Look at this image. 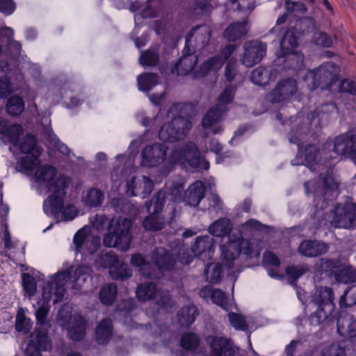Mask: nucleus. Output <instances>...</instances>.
<instances>
[{"instance_id":"obj_62","label":"nucleus","mask_w":356,"mask_h":356,"mask_svg":"<svg viewBox=\"0 0 356 356\" xmlns=\"http://www.w3.org/2000/svg\"><path fill=\"white\" fill-rule=\"evenodd\" d=\"M107 220L108 219L105 215L97 214L91 218L90 221L93 228L96 229L97 231H101L104 229Z\"/></svg>"},{"instance_id":"obj_60","label":"nucleus","mask_w":356,"mask_h":356,"mask_svg":"<svg viewBox=\"0 0 356 356\" xmlns=\"http://www.w3.org/2000/svg\"><path fill=\"white\" fill-rule=\"evenodd\" d=\"M60 212H63V218L66 220H71L74 219L77 215L76 210L74 206H73V205H67L65 208L63 209V204L61 210L56 213H53V215L56 216ZM47 214L52 215V213H47Z\"/></svg>"},{"instance_id":"obj_22","label":"nucleus","mask_w":356,"mask_h":356,"mask_svg":"<svg viewBox=\"0 0 356 356\" xmlns=\"http://www.w3.org/2000/svg\"><path fill=\"white\" fill-rule=\"evenodd\" d=\"M266 54V45L260 41H250L244 44V54L241 60L243 65L252 67L260 62Z\"/></svg>"},{"instance_id":"obj_26","label":"nucleus","mask_w":356,"mask_h":356,"mask_svg":"<svg viewBox=\"0 0 356 356\" xmlns=\"http://www.w3.org/2000/svg\"><path fill=\"white\" fill-rule=\"evenodd\" d=\"M68 331V335L72 340L78 341L82 339L86 328V321L79 315L70 317L66 325H63Z\"/></svg>"},{"instance_id":"obj_12","label":"nucleus","mask_w":356,"mask_h":356,"mask_svg":"<svg viewBox=\"0 0 356 356\" xmlns=\"http://www.w3.org/2000/svg\"><path fill=\"white\" fill-rule=\"evenodd\" d=\"M309 131V126L302 124L297 128L296 131H292L289 134V140L291 143L297 144L299 148L297 158L292 161V164L305 165L312 170H314L316 169L315 165H318L316 162L318 153L316 148L312 145H308L303 149L300 143L305 138L306 132Z\"/></svg>"},{"instance_id":"obj_41","label":"nucleus","mask_w":356,"mask_h":356,"mask_svg":"<svg viewBox=\"0 0 356 356\" xmlns=\"http://www.w3.org/2000/svg\"><path fill=\"white\" fill-rule=\"evenodd\" d=\"M198 315L197 309L194 305L182 308L178 314L179 323L184 326L191 325Z\"/></svg>"},{"instance_id":"obj_34","label":"nucleus","mask_w":356,"mask_h":356,"mask_svg":"<svg viewBox=\"0 0 356 356\" xmlns=\"http://www.w3.org/2000/svg\"><path fill=\"white\" fill-rule=\"evenodd\" d=\"M248 31L246 21L231 24L225 31L224 37L228 40L234 41L244 36Z\"/></svg>"},{"instance_id":"obj_56","label":"nucleus","mask_w":356,"mask_h":356,"mask_svg":"<svg viewBox=\"0 0 356 356\" xmlns=\"http://www.w3.org/2000/svg\"><path fill=\"white\" fill-rule=\"evenodd\" d=\"M314 40L316 44L323 47H329L332 44V39L324 32H315Z\"/></svg>"},{"instance_id":"obj_37","label":"nucleus","mask_w":356,"mask_h":356,"mask_svg":"<svg viewBox=\"0 0 356 356\" xmlns=\"http://www.w3.org/2000/svg\"><path fill=\"white\" fill-rule=\"evenodd\" d=\"M232 222L228 219H220L214 222L209 228V233L217 237L227 236L232 229Z\"/></svg>"},{"instance_id":"obj_36","label":"nucleus","mask_w":356,"mask_h":356,"mask_svg":"<svg viewBox=\"0 0 356 356\" xmlns=\"http://www.w3.org/2000/svg\"><path fill=\"white\" fill-rule=\"evenodd\" d=\"M96 340L99 344L108 341L112 335V324L109 319L102 321L96 329Z\"/></svg>"},{"instance_id":"obj_6","label":"nucleus","mask_w":356,"mask_h":356,"mask_svg":"<svg viewBox=\"0 0 356 356\" xmlns=\"http://www.w3.org/2000/svg\"><path fill=\"white\" fill-rule=\"evenodd\" d=\"M183 106L173 105L166 115V122L160 129L159 138L164 142L173 143L181 140L191 128V122L188 118L181 115Z\"/></svg>"},{"instance_id":"obj_14","label":"nucleus","mask_w":356,"mask_h":356,"mask_svg":"<svg viewBox=\"0 0 356 356\" xmlns=\"http://www.w3.org/2000/svg\"><path fill=\"white\" fill-rule=\"evenodd\" d=\"M166 194L164 191H159L154 195L147 207L149 212H152L144 219L143 227L146 230L157 231L163 228L165 222L163 217L159 213L163 210V201Z\"/></svg>"},{"instance_id":"obj_50","label":"nucleus","mask_w":356,"mask_h":356,"mask_svg":"<svg viewBox=\"0 0 356 356\" xmlns=\"http://www.w3.org/2000/svg\"><path fill=\"white\" fill-rule=\"evenodd\" d=\"M198 337L193 333L188 332L181 338V346L185 350H193L199 344Z\"/></svg>"},{"instance_id":"obj_58","label":"nucleus","mask_w":356,"mask_h":356,"mask_svg":"<svg viewBox=\"0 0 356 356\" xmlns=\"http://www.w3.org/2000/svg\"><path fill=\"white\" fill-rule=\"evenodd\" d=\"M322 356H346V353L344 348L332 344L323 350Z\"/></svg>"},{"instance_id":"obj_46","label":"nucleus","mask_w":356,"mask_h":356,"mask_svg":"<svg viewBox=\"0 0 356 356\" xmlns=\"http://www.w3.org/2000/svg\"><path fill=\"white\" fill-rule=\"evenodd\" d=\"M110 275L114 280L126 279L131 275V270L127 265L120 264V262L109 270Z\"/></svg>"},{"instance_id":"obj_10","label":"nucleus","mask_w":356,"mask_h":356,"mask_svg":"<svg viewBox=\"0 0 356 356\" xmlns=\"http://www.w3.org/2000/svg\"><path fill=\"white\" fill-rule=\"evenodd\" d=\"M297 46L294 30L287 31L281 40L280 50L277 54L275 65L278 66L284 63L285 65L283 68H300L303 63V56L296 51Z\"/></svg>"},{"instance_id":"obj_42","label":"nucleus","mask_w":356,"mask_h":356,"mask_svg":"<svg viewBox=\"0 0 356 356\" xmlns=\"http://www.w3.org/2000/svg\"><path fill=\"white\" fill-rule=\"evenodd\" d=\"M117 286L114 284H109L102 287L99 292V299L104 305L113 304L117 297Z\"/></svg>"},{"instance_id":"obj_38","label":"nucleus","mask_w":356,"mask_h":356,"mask_svg":"<svg viewBox=\"0 0 356 356\" xmlns=\"http://www.w3.org/2000/svg\"><path fill=\"white\" fill-rule=\"evenodd\" d=\"M158 296H159V292L154 283L142 284L136 290V296L142 301L151 300Z\"/></svg>"},{"instance_id":"obj_47","label":"nucleus","mask_w":356,"mask_h":356,"mask_svg":"<svg viewBox=\"0 0 356 356\" xmlns=\"http://www.w3.org/2000/svg\"><path fill=\"white\" fill-rule=\"evenodd\" d=\"M31 327V320L25 316L24 311L19 308L17 312L15 328L17 331L28 332Z\"/></svg>"},{"instance_id":"obj_57","label":"nucleus","mask_w":356,"mask_h":356,"mask_svg":"<svg viewBox=\"0 0 356 356\" xmlns=\"http://www.w3.org/2000/svg\"><path fill=\"white\" fill-rule=\"evenodd\" d=\"M339 90L352 95H356V81L349 79H343L340 83Z\"/></svg>"},{"instance_id":"obj_49","label":"nucleus","mask_w":356,"mask_h":356,"mask_svg":"<svg viewBox=\"0 0 356 356\" xmlns=\"http://www.w3.org/2000/svg\"><path fill=\"white\" fill-rule=\"evenodd\" d=\"M159 60V52L155 49H149L143 53L140 58V63L143 66H154Z\"/></svg>"},{"instance_id":"obj_3","label":"nucleus","mask_w":356,"mask_h":356,"mask_svg":"<svg viewBox=\"0 0 356 356\" xmlns=\"http://www.w3.org/2000/svg\"><path fill=\"white\" fill-rule=\"evenodd\" d=\"M23 132V127L20 124H12L0 118V139L5 143H11L15 147L19 146L21 152L26 154L21 160L22 168L27 172L33 171L40 163L39 157L42 151L37 145L36 138L31 134L25 136L19 143V138Z\"/></svg>"},{"instance_id":"obj_48","label":"nucleus","mask_w":356,"mask_h":356,"mask_svg":"<svg viewBox=\"0 0 356 356\" xmlns=\"http://www.w3.org/2000/svg\"><path fill=\"white\" fill-rule=\"evenodd\" d=\"M131 10L134 13H138L135 16V20H137L139 17V15H141L143 17H154L157 15L158 10L153 9L151 7V5L144 6V5H140V6H136V3H132L130 8Z\"/></svg>"},{"instance_id":"obj_61","label":"nucleus","mask_w":356,"mask_h":356,"mask_svg":"<svg viewBox=\"0 0 356 356\" xmlns=\"http://www.w3.org/2000/svg\"><path fill=\"white\" fill-rule=\"evenodd\" d=\"M14 90L13 87L11 86L10 81L7 79H0V97L6 98Z\"/></svg>"},{"instance_id":"obj_55","label":"nucleus","mask_w":356,"mask_h":356,"mask_svg":"<svg viewBox=\"0 0 356 356\" xmlns=\"http://www.w3.org/2000/svg\"><path fill=\"white\" fill-rule=\"evenodd\" d=\"M236 59H229L225 66V76L226 79L231 82L236 76Z\"/></svg>"},{"instance_id":"obj_40","label":"nucleus","mask_w":356,"mask_h":356,"mask_svg":"<svg viewBox=\"0 0 356 356\" xmlns=\"http://www.w3.org/2000/svg\"><path fill=\"white\" fill-rule=\"evenodd\" d=\"M104 199V195L100 190L92 188L83 196V202L85 205L90 207H95L101 205Z\"/></svg>"},{"instance_id":"obj_11","label":"nucleus","mask_w":356,"mask_h":356,"mask_svg":"<svg viewBox=\"0 0 356 356\" xmlns=\"http://www.w3.org/2000/svg\"><path fill=\"white\" fill-rule=\"evenodd\" d=\"M235 90V87L229 86L222 91L218 98L216 105L204 116L202 122L204 129H210L213 134L221 131V127L218 123L222 119V114L226 111V105L232 101Z\"/></svg>"},{"instance_id":"obj_20","label":"nucleus","mask_w":356,"mask_h":356,"mask_svg":"<svg viewBox=\"0 0 356 356\" xmlns=\"http://www.w3.org/2000/svg\"><path fill=\"white\" fill-rule=\"evenodd\" d=\"M236 47L233 44L226 46L220 55L211 57L203 63L200 67V70L195 72V76L200 78L210 74H213L215 76L222 67L225 60L231 57Z\"/></svg>"},{"instance_id":"obj_33","label":"nucleus","mask_w":356,"mask_h":356,"mask_svg":"<svg viewBox=\"0 0 356 356\" xmlns=\"http://www.w3.org/2000/svg\"><path fill=\"white\" fill-rule=\"evenodd\" d=\"M200 296L204 299H211L217 305L224 308L226 305V297L225 293L219 289H213L207 286L200 291Z\"/></svg>"},{"instance_id":"obj_23","label":"nucleus","mask_w":356,"mask_h":356,"mask_svg":"<svg viewBox=\"0 0 356 356\" xmlns=\"http://www.w3.org/2000/svg\"><path fill=\"white\" fill-rule=\"evenodd\" d=\"M184 183L181 180L168 182L165 188L160 191H164L166 196L163 201V207L167 202L179 203L184 202ZM170 203L168 204V206Z\"/></svg>"},{"instance_id":"obj_16","label":"nucleus","mask_w":356,"mask_h":356,"mask_svg":"<svg viewBox=\"0 0 356 356\" xmlns=\"http://www.w3.org/2000/svg\"><path fill=\"white\" fill-rule=\"evenodd\" d=\"M321 271L334 274L337 281L345 284L356 282V268L350 265H339L338 261L321 259L319 264Z\"/></svg>"},{"instance_id":"obj_32","label":"nucleus","mask_w":356,"mask_h":356,"mask_svg":"<svg viewBox=\"0 0 356 356\" xmlns=\"http://www.w3.org/2000/svg\"><path fill=\"white\" fill-rule=\"evenodd\" d=\"M327 245L316 241H303L299 246V252L306 257H317L327 252Z\"/></svg>"},{"instance_id":"obj_5","label":"nucleus","mask_w":356,"mask_h":356,"mask_svg":"<svg viewBox=\"0 0 356 356\" xmlns=\"http://www.w3.org/2000/svg\"><path fill=\"white\" fill-rule=\"evenodd\" d=\"M173 253H169L163 248H158L152 255V260L154 267L146 262L140 254H135L131 257V263L133 266L139 268V271L145 277L159 278L165 270H172L177 261L172 257Z\"/></svg>"},{"instance_id":"obj_9","label":"nucleus","mask_w":356,"mask_h":356,"mask_svg":"<svg viewBox=\"0 0 356 356\" xmlns=\"http://www.w3.org/2000/svg\"><path fill=\"white\" fill-rule=\"evenodd\" d=\"M263 249L261 242L257 240L248 241L238 238L230 240L227 245H222V259L225 265L231 269L234 262L240 254L246 255L248 258L259 257Z\"/></svg>"},{"instance_id":"obj_18","label":"nucleus","mask_w":356,"mask_h":356,"mask_svg":"<svg viewBox=\"0 0 356 356\" xmlns=\"http://www.w3.org/2000/svg\"><path fill=\"white\" fill-rule=\"evenodd\" d=\"M298 83L296 79L286 78L280 80L275 88L266 96L271 102H286L291 101L298 92Z\"/></svg>"},{"instance_id":"obj_24","label":"nucleus","mask_w":356,"mask_h":356,"mask_svg":"<svg viewBox=\"0 0 356 356\" xmlns=\"http://www.w3.org/2000/svg\"><path fill=\"white\" fill-rule=\"evenodd\" d=\"M213 239L208 236H200L196 238V241L192 248L194 256L205 261L210 259L213 252Z\"/></svg>"},{"instance_id":"obj_30","label":"nucleus","mask_w":356,"mask_h":356,"mask_svg":"<svg viewBox=\"0 0 356 356\" xmlns=\"http://www.w3.org/2000/svg\"><path fill=\"white\" fill-rule=\"evenodd\" d=\"M204 187L203 182L196 181L184 192V202L191 207H197L204 197Z\"/></svg>"},{"instance_id":"obj_59","label":"nucleus","mask_w":356,"mask_h":356,"mask_svg":"<svg viewBox=\"0 0 356 356\" xmlns=\"http://www.w3.org/2000/svg\"><path fill=\"white\" fill-rule=\"evenodd\" d=\"M16 8L13 0H0V12L5 15H10Z\"/></svg>"},{"instance_id":"obj_27","label":"nucleus","mask_w":356,"mask_h":356,"mask_svg":"<svg viewBox=\"0 0 356 356\" xmlns=\"http://www.w3.org/2000/svg\"><path fill=\"white\" fill-rule=\"evenodd\" d=\"M279 73V70L275 67H258L254 69L250 75L252 82L256 85L264 86L270 80L275 79Z\"/></svg>"},{"instance_id":"obj_64","label":"nucleus","mask_w":356,"mask_h":356,"mask_svg":"<svg viewBox=\"0 0 356 356\" xmlns=\"http://www.w3.org/2000/svg\"><path fill=\"white\" fill-rule=\"evenodd\" d=\"M157 304L159 305V309H165L166 311H169V309L172 307V302L168 294L161 295L159 300H158Z\"/></svg>"},{"instance_id":"obj_63","label":"nucleus","mask_w":356,"mask_h":356,"mask_svg":"<svg viewBox=\"0 0 356 356\" xmlns=\"http://www.w3.org/2000/svg\"><path fill=\"white\" fill-rule=\"evenodd\" d=\"M178 259L182 264H189L193 259V255L188 252V249L181 246L179 249Z\"/></svg>"},{"instance_id":"obj_15","label":"nucleus","mask_w":356,"mask_h":356,"mask_svg":"<svg viewBox=\"0 0 356 356\" xmlns=\"http://www.w3.org/2000/svg\"><path fill=\"white\" fill-rule=\"evenodd\" d=\"M73 243L76 253L91 254L100 247V238L90 233V228L85 226L74 236Z\"/></svg>"},{"instance_id":"obj_7","label":"nucleus","mask_w":356,"mask_h":356,"mask_svg":"<svg viewBox=\"0 0 356 356\" xmlns=\"http://www.w3.org/2000/svg\"><path fill=\"white\" fill-rule=\"evenodd\" d=\"M339 186V183L330 173L323 178L309 181L305 184L306 193L314 197L317 209H324L327 206V201L338 195Z\"/></svg>"},{"instance_id":"obj_29","label":"nucleus","mask_w":356,"mask_h":356,"mask_svg":"<svg viewBox=\"0 0 356 356\" xmlns=\"http://www.w3.org/2000/svg\"><path fill=\"white\" fill-rule=\"evenodd\" d=\"M35 344H29L26 348V356H41V350H47L51 348L49 339L45 332H35Z\"/></svg>"},{"instance_id":"obj_43","label":"nucleus","mask_w":356,"mask_h":356,"mask_svg":"<svg viewBox=\"0 0 356 356\" xmlns=\"http://www.w3.org/2000/svg\"><path fill=\"white\" fill-rule=\"evenodd\" d=\"M158 83V76L154 74L145 73L138 77V86L143 92L149 91Z\"/></svg>"},{"instance_id":"obj_17","label":"nucleus","mask_w":356,"mask_h":356,"mask_svg":"<svg viewBox=\"0 0 356 356\" xmlns=\"http://www.w3.org/2000/svg\"><path fill=\"white\" fill-rule=\"evenodd\" d=\"M333 152L336 157H349L356 165V129L336 137Z\"/></svg>"},{"instance_id":"obj_4","label":"nucleus","mask_w":356,"mask_h":356,"mask_svg":"<svg viewBox=\"0 0 356 356\" xmlns=\"http://www.w3.org/2000/svg\"><path fill=\"white\" fill-rule=\"evenodd\" d=\"M56 169L46 164L36 168L33 179L41 189H47L50 193L44 202L43 209L46 213H56L61 210L63 197L65 195L70 179L66 176L56 178Z\"/></svg>"},{"instance_id":"obj_1","label":"nucleus","mask_w":356,"mask_h":356,"mask_svg":"<svg viewBox=\"0 0 356 356\" xmlns=\"http://www.w3.org/2000/svg\"><path fill=\"white\" fill-rule=\"evenodd\" d=\"M92 269L88 266H81L75 270L73 266L65 271H59L52 280L47 283L43 288L42 300L38 302L39 308L35 311L37 325L40 327H46L47 316L49 311V302L51 300L55 304L60 301L65 293L64 286L73 278V288L79 289L82 284L90 276Z\"/></svg>"},{"instance_id":"obj_35","label":"nucleus","mask_w":356,"mask_h":356,"mask_svg":"<svg viewBox=\"0 0 356 356\" xmlns=\"http://www.w3.org/2000/svg\"><path fill=\"white\" fill-rule=\"evenodd\" d=\"M197 63V58L196 56L190 55L189 54L186 55L184 53L178 63L176 64L172 72L173 73L177 72L178 75H185L192 70Z\"/></svg>"},{"instance_id":"obj_44","label":"nucleus","mask_w":356,"mask_h":356,"mask_svg":"<svg viewBox=\"0 0 356 356\" xmlns=\"http://www.w3.org/2000/svg\"><path fill=\"white\" fill-rule=\"evenodd\" d=\"M204 275L211 283H218L222 279V265L218 263L207 265Z\"/></svg>"},{"instance_id":"obj_31","label":"nucleus","mask_w":356,"mask_h":356,"mask_svg":"<svg viewBox=\"0 0 356 356\" xmlns=\"http://www.w3.org/2000/svg\"><path fill=\"white\" fill-rule=\"evenodd\" d=\"M337 111L335 104H326L322 105L321 108H317L311 114L309 127L311 129H317L321 127L323 121L327 120L328 115Z\"/></svg>"},{"instance_id":"obj_52","label":"nucleus","mask_w":356,"mask_h":356,"mask_svg":"<svg viewBox=\"0 0 356 356\" xmlns=\"http://www.w3.org/2000/svg\"><path fill=\"white\" fill-rule=\"evenodd\" d=\"M228 318L230 324L236 330H245L248 329V325L246 323L245 319L242 315L234 312H230L228 314Z\"/></svg>"},{"instance_id":"obj_19","label":"nucleus","mask_w":356,"mask_h":356,"mask_svg":"<svg viewBox=\"0 0 356 356\" xmlns=\"http://www.w3.org/2000/svg\"><path fill=\"white\" fill-rule=\"evenodd\" d=\"M134 173V170H131L126 180V193L130 196L147 197L153 190V181L146 176L135 175Z\"/></svg>"},{"instance_id":"obj_51","label":"nucleus","mask_w":356,"mask_h":356,"mask_svg":"<svg viewBox=\"0 0 356 356\" xmlns=\"http://www.w3.org/2000/svg\"><path fill=\"white\" fill-rule=\"evenodd\" d=\"M356 326V321L350 322L349 319L345 320L339 318L337 320V330L341 335L348 334L350 337H353L355 334L353 333L350 327Z\"/></svg>"},{"instance_id":"obj_45","label":"nucleus","mask_w":356,"mask_h":356,"mask_svg":"<svg viewBox=\"0 0 356 356\" xmlns=\"http://www.w3.org/2000/svg\"><path fill=\"white\" fill-rule=\"evenodd\" d=\"M24 109V104L22 98L18 96L12 97L6 104V111L11 115H18Z\"/></svg>"},{"instance_id":"obj_21","label":"nucleus","mask_w":356,"mask_h":356,"mask_svg":"<svg viewBox=\"0 0 356 356\" xmlns=\"http://www.w3.org/2000/svg\"><path fill=\"white\" fill-rule=\"evenodd\" d=\"M332 224L337 228L354 229L356 227V202L338 206L335 209Z\"/></svg>"},{"instance_id":"obj_39","label":"nucleus","mask_w":356,"mask_h":356,"mask_svg":"<svg viewBox=\"0 0 356 356\" xmlns=\"http://www.w3.org/2000/svg\"><path fill=\"white\" fill-rule=\"evenodd\" d=\"M263 264L268 270V275L273 278L281 279L282 276L273 270L269 268V266L277 268L280 266V261L278 257L271 252L266 251L264 254Z\"/></svg>"},{"instance_id":"obj_54","label":"nucleus","mask_w":356,"mask_h":356,"mask_svg":"<svg viewBox=\"0 0 356 356\" xmlns=\"http://www.w3.org/2000/svg\"><path fill=\"white\" fill-rule=\"evenodd\" d=\"M23 287L29 296H33L37 290L36 283L33 276L24 274L22 276Z\"/></svg>"},{"instance_id":"obj_8","label":"nucleus","mask_w":356,"mask_h":356,"mask_svg":"<svg viewBox=\"0 0 356 356\" xmlns=\"http://www.w3.org/2000/svg\"><path fill=\"white\" fill-rule=\"evenodd\" d=\"M131 226L132 222L126 218H113L109 222L108 232L104 236L103 244L108 248L128 250L132 240Z\"/></svg>"},{"instance_id":"obj_53","label":"nucleus","mask_w":356,"mask_h":356,"mask_svg":"<svg viewBox=\"0 0 356 356\" xmlns=\"http://www.w3.org/2000/svg\"><path fill=\"white\" fill-rule=\"evenodd\" d=\"M118 261L117 256L112 252H109L102 254L99 257V264L101 266L104 268H109L111 270V268H113L118 263Z\"/></svg>"},{"instance_id":"obj_2","label":"nucleus","mask_w":356,"mask_h":356,"mask_svg":"<svg viewBox=\"0 0 356 356\" xmlns=\"http://www.w3.org/2000/svg\"><path fill=\"white\" fill-rule=\"evenodd\" d=\"M166 145L154 144L147 146L141 154V165L146 167H154L164 163L167 168L173 164L182 166L188 165L193 168L200 167L201 163L200 153L194 143H188L181 149H174L169 157L165 158Z\"/></svg>"},{"instance_id":"obj_25","label":"nucleus","mask_w":356,"mask_h":356,"mask_svg":"<svg viewBox=\"0 0 356 356\" xmlns=\"http://www.w3.org/2000/svg\"><path fill=\"white\" fill-rule=\"evenodd\" d=\"M206 341L210 346L212 356H230L233 354L232 345L226 338L209 336Z\"/></svg>"},{"instance_id":"obj_13","label":"nucleus","mask_w":356,"mask_h":356,"mask_svg":"<svg viewBox=\"0 0 356 356\" xmlns=\"http://www.w3.org/2000/svg\"><path fill=\"white\" fill-rule=\"evenodd\" d=\"M339 67L332 63H326L318 69L309 71L305 77L309 90L318 86L322 89L330 88L338 79Z\"/></svg>"},{"instance_id":"obj_28","label":"nucleus","mask_w":356,"mask_h":356,"mask_svg":"<svg viewBox=\"0 0 356 356\" xmlns=\"http://www.w3.org/2000/svg\"><path fill=\"white\" fill-rule=\"evenodd\" d=\"M334 300V293L332 289L327 286H321L316 289L312 295V301L316 305L320 310L323 309V307H327L331 312L334 308L332 301Z\"/></svg>"}]
</instances>
